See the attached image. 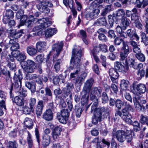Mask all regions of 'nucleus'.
<instances>
[{
    "label": "nucleus",
    "instance_id": "nucleus-1",
    "mask_svg": "<svg viewBox=\"0 0 148 148\" xmlns=\"http://www.w3.org/2000/svg\"><path fill=\"white\" fill-rule=\"evenodd\" d=\"M75 49L72 50L71 59V60L70 69L72 66H73L75 72L71 73L70 74V77L73 78L77 77L80 73V61L82 56V51L81 49H79L75 53Z\"/></svg>",
    "mask_w": 148,
    "mask_h": 148
},
{
    "label": "nucleus",
    "instance_id": "nucleus-2",
    "mask_svg": "<svg viewBox=\"0 0 148 148\" xmlns=\"http://www.w3.org/2000/svg\"><path fill=\"white\" fill-rule=\"evenodd\" d=\"M64 44L62 41L58 42L53 45L52 46V50L55 51L53 58L54 61V68L56 72L58 73L60 70L62 60L59 59L55 61L57 58L61 51L63 50Z\"/></svg>",
    "mask_w": 148,
    "mask_h": 148
},
{
    "label": "nucleus",
    "instance_id": "nucleus-3",
    "mask_svg": "<svg viewBox=\"0 0 148 148\" xmlns=\"http://www.w3.org/2000/svg\"><path fill=\"white\" fill-rule=\"evenodd\" d=\"M109 112L108 108L102 107L99 108L97 110V113H95L92 118V123L94 124H97L98 122L101 121L102 116L104 117L107 116Z\"/></svg>",
    "mask_w": 148,
    "mask_h": 148
},
{
    "label": "nucleus",
    "instance_id": "nucleus-4",
    "mask_svg": "<svg viewBox=\"0 0 148 148\" xmlns=\"http://www.w3.org/2000/svg\"><path fill=\"white\" fill-rule=\"evenodd\" d=\"M38 25L34 27L33 29V32H36L40 29L47 27L51 24V21H49L47 18L38 19Z\"/></svg>",
    "mask_w": 148,
    "mask_h": 148
},
{
    "label": "nucleus",
    "instance_id": "nucleus-5",
    "mask_svg": "<svg viewBox=\"0 0 148 148\" xmlns=\"http://www.w3.org/2000/svg\"><path fill=\"white\" fill-rule=\"evenodd\" d=\"M69 113L67 109H63L61 113H58L57 114V118L61 123L65 124L68 120Z\"/></svg>",
    "mask_w": 148,
    "mask_h": 148
},
{
    "label": "nucleus",
    "instance_id": "nucleus-6",
    "mask_svg": "<svg viewBox=\"0 0 148 148\" xmlns=\"http://www.w3.org/2000/svg\"><path fill=\"white\" fill-rule=\"evenodd\" d=\"M102 90L99 87H94L91 90L90 94V99L92 100L94 99L98 100L97 97H100Z\"/></svg>",
    "mask_w": 148,
    "mask_h": 148
},
{
    "label": "nucleus",
    "instance_id": "nucleus-7",
    "mask_svg": "<svg viewBox=\"0 0 148 148\" xmlns=\"http://www.w3.org/2000/svg\"><path fill=\"white\" fill-rule=\"evenodd\" d=\"M123 46L120 52V60L123 61L125 60L129 53L130 49L127 43L125 42H123Z\"/></svg>",
    "mask_w": 148,
    "mask_h": 148
},
{
    "label": "nucleus",
    "instance_id": "nucleus-8",
    "mask_svg": "<svg viewBox=\"0 0 148 148\" xmlns=\"http://www.w3.org/2000/svg\"><path fill=\"white\" fill-rule=\"evenodd\" d=\"M26 71L28 73H32L34 71L35 67V62L31 60H27L23 62Z\"/></svg>",
    "mask_w": 148,
    "mask_h": 148
},
{
    "label": "nucleus",
    "instance_id": "nucleus-9",
    "mask_svg": "<svg viewBox=\"0 0 148 148\" xmlns=\"http://www.w3.org/2000/svg\"><path fill=\"white\" fill-rule=\"evenodd\" d=\"M124 65H122L121 64L118 62H116L114 63L115 69L118 70L119 72L124 73L127 72L129 69V66L127 64V60H125V63H123Z\"/></svg>",
    "mask_w": 148,
    "mask_h": 148
},
{
    "label": "nucleus",
    "instance_id": "nucleus-10",
    "mask_svg": "<svg viewBox=\"0 0 148 148\" xmlns=\"http://www.w3.org/2000/svg\"><path fill=\"white\" fill-rule=\"evenodd\" d=\"M146 90V88L145 85L141 83L139 84L135 87L133 92L136 95V96H138L139 95L145 93Z\"/></svg>",
    "mask_w": 148,
    "mask_h": 148
},
{
    "label": "nucleus",
    "instance_id": "nucleus-11",
    "mask_svg": "<svg viewBox=\"0 0 148 148\" xmlns=\"http://www.w3.org/2000/svg\"><path fill=\"white\" fill-rule=\"evenodd\" d=\"M122 118L128 124H131L132 123V116L126 108H123L122 110Z\"/></svg>",
    "mask_w": 148,
    "mask_h": 148
},
{
    "label": "nucleus",
    "instance_id": "nucleus-12",
    "mask_svg": "<svg viewBox=\"0 0 148 148\" xmlns=\"http://www.w3.org/2000/svg\"><path fill=\"white\" fill-rule=\"evenodd\" d=\"M109 74L112 82L117 84L119 75L116 70L113 68L110 69L109 70Z\"/></svg>",
    "mask_w": 148,
    "mask_h": 148
},
{
    "label": "nucleus",
    "instance_id": "nucleus-13",
    "mask_svg": "<svg viewBox=\"0 0 148 148\" xmlns=\"http://www.w3.org/2000/svg\"><path fill=\"white\" fill-rule=\"evenodd\" d=\"M61 131V128L59 126L55 127L52 129L51 134L54 140L56 141L58 140L60 135Z\"/></svg>",
    "mask_w": 148,
    "mask_h": 148
},
{
    "label": "nucleus",
    "instance_id": "nucleus-14",
    "mask_svg": "<svg viewBox=\"0 0 148 148\" xmlns=\"http://www.w3.org/2000/svg\"><path fill=\"white\" fill-rule=\"evenodd\" d=\"M23 78L22 75L19 74L16 75V73L13 77V79L15 82L14 86L16 88H20L21 87V80Z\"/></svg>",
    "mask_w": 148,
    "mask_h": 148
},
{
    "label": "nucleus",
    "instance_id": "nucleus-15",
    "mask_svg": "<svg viewBox=\"0 0 148 148\" xmlns=\"http://www.w3.org/2000/svg\"><path fill=\"white\" fill-rule=\"evenodd\" d=\"M125 131L122 130H118L115 134L113 135L115 136L117 140L120 142L123 143L125 141Z\"/></svg>",
    "mask_w": 148,
    "mask_h": 148
},
{
    "label": "nucleus",
    "instance_id": "nucleus-16",
    "mask_svg": "<svg viewBox=\"0 0 148 148\" xmlns=\"http://www.w3.org/2000/svg\"><path fill=\"white\" fill-rule=\"evenodd\" d=\"M94 82L93 78H91L88 79L84 83L83 89L86 92L89 91L92 89Z\"/></svg>",
    "mask_w": 148,
    "mask_h": 148
},
{
    "label": "nucleus",
    "instance_id": "nucleus-17",
    "mask_svg": "<svg viewBox=\"0 0 148 148\" xmlns=\"http://www.w3.org/2000/svg\"><path fill=\"white\" fill-rule=\"evenodd\" d=\"M6 63L7 65L12 69H13L15 67L16 65L14 62V59L13 57L9 55L6 58Z\"/></svg>",
    "mask_w": 148,
    "mask_h": 148
},
{
    "label": "nucleus",
    "instance_id": "nucleus-18",
    "mask_svg": "<svg viewBox=\"0 0 148 148\" xmlns=\"http://www.w3.org/2000/svg\"><path fill=\"white\" fill-rule=\"evenodd\" d=\"M44 106L43 101L42 100L38 101L36 108V112L38 117L41 115Z\"/></svg>",
    "mask_w": 148,
    "mask_h": 148
},
{
    "label": "nucleus",
    "instance_id": "nucleus-19",
    "mask_svg": "<svg viewBox=\"0 0 148 148\" xmlns=\"http://www.w3.org/2000/svg\"><path fill=\"white\" fill-rule=\"evenodd\" d=\"M25 78L27 80L35 79L36 81L40 84H41L42 83V81L40 77L36 74L27 73L26 75Z\"/></svg>",
    "mask_w": 148,
    "mask_h": 148
},
{
    "label": "nucleus",
    "instance_id": "nucleus-20",
    "mask_svg": "<svg viewBox=\"0 0 148 148\" xmlns=\"http://www.w3.org/2000/svg\"><path fill=\"white\" fill-rule=\"evenodd\" d=\"M14 17V12L11 10H9L6 11L5 16H4L3 19V22L5 24L8 23V21L10 19H12Z\"/></svg>",
    "mask_w": 148,
    "mask_h": 148
},
{
    "label": "nucleus",
    "instance_id": "nucleus-21",
    "mask_svg": "<svg viewBox=\"0 0 148 148\" xmlns=\"http://www.w3.org/2000/svg\"><path fill=\"white\" fill-rule=\"evenodd\" d=\"M46 46V43L44 41H38L36 44V48L37 51L40 52H42L45 50Z\"/></svg>",
    "mask_w": 148,
    "mask_h": 148
},
{
    "label": "nucleus",
    "instance_id": "nucleus-22",
    "mask_svg": "<svg viewBox=\"0 0 148 148\" xmlns=\"http://www.w3.org/2000/svg\"><path fill=\"white\" fill-rule=\"evenodd\" d=\"M100 12V10L96 9L92 11L91 12L88 13L86 15V16L89 20L96 18Z\"/></svg>",
    "mask_w": 148,
    "mask_h": 148
},
{
    "label": "nucleus",
    "instance_id": "nucleus-23",
    "mask_svg": "<svg viewBox=\"0 0 148 148\" xmlns=\"http://www.w3.org/2000/svg\"><path fill=\"white\" fill-rule=\"evenodd\" d=\"M53 115L52 111L50 109L46 110L43 115V118L47 121L52 120L53 119Z\"/></svg>",
    "mask_w": 148,
    "mask_h": 148
},
{
    "label": "nucleus",
    "instance_id": "nucleus-24",
    "mask_svg": "<svg viewBox=\"0 0 148 148\" xmlns=\"http://www.w3.org/2000/svg\"><path fill=\"white\" fill-rule=\"evenodd\" d=\"M145 6H147V8L145 10L146 13L143 15V16L146 23V25L145 26V32L146 34H148V4L147 5L144 4L143 7V8H144Z\"/></svg>",
    "mask_w": 148,
    "mask_h": 148
},
{
    "label": "nucleus",
    "instance_id": "nucleus-25",
    "mask_svg": "<svg viewBox=\"0 0 148 148\" xmlns=\"http://www.w3.org/2000/svg\"><path fill=\"white\" fill-rule=\"evenodd\" d=\"M26 51L28 54L30 56H34L37 54L38 51L34 46H29L26 48Z\"/></svg>",
    "mask_w": 148,
    "mask_h": 148
},
{
    "label": "nucleus",
    "instance_id": "nucleus-26",
    "mask_svg": "<svg viewBox=\"0 0 148 148\" xmlns=\"http://www.w3.org/2000/svg\"><path fill=\"white\" fill-rule=\"evenodd\" d=\"M20 31L21 32V33H22L23 30H21ZM21 36V34H20V33H19L18 32H16L15 30L11 29L10 30L9 36L10 38L11 37L12 38L17 39L19 38Z\"/></svg>",
    "mask_w": 148,
    "mask_h": 148
},
{
    "label": "nucleus",
    "instance_id": "nucleus-27",
    "mask_svg": "<svg viewBox=\"0 0 148 148\" xmlns=\"http://www.w3.org/2000/svg\"><path fill=\"white\" fill-rule=\"evenodd\" d=\"M57 29L55 28H49L47 29L45 32V35L46 37H50L56 34Z\"/></svg>",
    "mask_w": 148,
    "mask_h": 148
},
{
    "label": "nucleus",
    "instance_id": "nucleus-28",
    "mask_svg": "<svg viewBox=\"0 0 148 148\" xmlns=\"http://www.w3.org/2000/svg\"><path fill=\"white\" fill-rule=\"evenodd\" d=\"M130 24V21L127 17H124L122 18L121 25L123 30L125 29Z\"/></svg>",
    "mask_w": 148,
    "mask_h": 148
},
{
    "label": "nucleus",
    "instance_id": "nucleus-29",
    "mask_svg": "<svg viewBox=\"0 0 148 148\" xmlns=\"http://www.w3.org/2000/svg\"><path fill=\"white\" fill-rule=\"evenodd\" d=\"M133 132L131 130H126L125 131V140H126L127 143L130 142L132 139V134Z\"/></svg>",
    "mask_w": 148,
    "mask_h": 148
},
{
    "label": "nucleus",
    "instance_id": "nucleus-30",
    "mask_svg": "<svg viewBox=\"0 0 148 148\" xmlns=\"http://www.w3.org/2000/svg\"><path fill=\"white\" fill-rule=\"evenodd\" d=\"M14 102L18 106H22L24 104L23 98L21 96H16L14 97Z\"/></svg>",
    "mask_w": 148,
    "mask_h": 148
},
{
    "label": "nucleus",
    "instance_id": "nucleus-31",
    "mask_svg": "<svg viewBox=\"0 0 148 148\" xmlns=\"http://www.w3.org/2000/svg\"><path fill=\"white\" fill-rule=\"evenodd\" d=\"M25 125L29 129H32L33 127V122L32 120L28 118H26L24 122Z\"/></svg>",
    "mask_w": 148,
    "mask_h": 148
},
{
    "label": "nucleus",
    "instance_id": "nucleus-32",
    "mask_svg": "<svg viewBox=\"0 0 148 148\" xmlns=\"http://www.w3.org/2000/svg\"><path fill=\"white\" fill-rule=\"evenodd\" d=\"M107 22L106 19L104 18H101L98 19L94 23L95 25H106Z\"/></svg>",
    "mask_w": 148,
    "mask_h": 148
},
{
    "label": "nucleus",
    "instance_id": "nucleus-33",
    "mask_svg": "<svg viewBox=\"0 0 148 148\" xmlns=\"http://www.w3.org/2000/svg\"><path fill=\"white\" fill-rule=\"evenodd\" d=\"M42 141V145L44 146H47L50 144L51 140L49 136H43Z\"/></svg>",
    "mask_w": 148,
    "mask_h": 148
},
{
    "label": "nucleus",
    "instance_id": "nucleus-34",
    "mask_svg": "<svg viewBox=\"0 0 148 148\" xmlns=\"http://www.w3.org/2000/svg\"><path fill=\"white\" fill-rule=\"evenodd\" d=\"M27 140L29 148H32L34 146L33 141L32 139V136L29 132L27 131Z\"/></svg>",
    "mask_w": 148,
    "mask_h": 148
},
{
    "label": "nucleus",
    "instance_id": "nucleus-35",
    "mask_svg": "<svg viewBox=\"0 0 148 148\" xmlns=\"http://www.w3.org/2000/svg\"><path fill=\"white\" fill-rule=\"evenodd\" d=\"M133 100L136 108H137L140 110L144 111L145 110V107L143 105H141L138 102H137V100H136V98H133Z\"/></svg>",
    "mask_w": 148,
    "mask_h": 148
},
{
    "label": "nucleus",
    "instance_id": "nucleus-36",
    "mask_svg": "<svg viewBox=\"0 0 148 148\" xmlns=\"http://www.w3.org/2000/svg\"><path fill=\"white\" fill-rule=\"evenodd\" d=\"M125 15L124 11L123 9H119L116 12V16L117 19H121Z\"/></svg>",
    "mask_w": 148,
    "mask_h": 148
},
{
    "label": "nucleus",
    "instance_id": "nucleus-37",
    "mask_svg": "<svg viewBox=\"0 0 148 148\" xmlns=\"http://www.w3.org/2000/svg\"><path fill=\"white\" fill-rule=\"evenodd\" d=\"M127 64L128 66V65L130 67L133 68L134 69H136L137 67L136 65L137 62L135 61V60L132 58L130 59L127 62Z\"/></svg>",
    "mask_w": 148,
    "mask_h": 148
},
{
    "label": "nucleus",
    "instance_id": "nucleus-38",
    "mask_svg": "<svg viewBox=\"0 0 148 148\" xmlns=\"http://www.w3.org/2000/svg\"><path fill=\"white\" fill-rule=\"evenodd\" d=\"M92 101H94L95 102L92 105L91 112L92 113H97V110L98 109L97 108L98 100L94 99Z\"/></svg>",
    "mask_w": 148,
    "mask_h": 148
},
{
    "label": "nucleus",
    "instance_id": "nucleus-39",
    "mask_svg": "<svg viewBox=\"0 0 148 148\" xmlns=\"http://www.w3.org/2000/svg\"><path fill=\"white\" fill-rule=\"evenodd\" d=\"M129 82L128 81L124 79L121 80L120 86L121 88L123 90H126L128 87Z\"/></svg>",
    "mask_w": 148,
    "mask_h": 148
},
{
    "label": "nucleus",
    "instance_id": "nucleus-40",
    "mask_svg": "<svg viewBox=\"0 0 148 148\" xmlns=\"http://www.w3.org/2000/svg\"><path fill=\"white\" fill-rule=\"evenodd\" d=\"M25 86L29 89L31 90L32 92L34 93L36 90V86L32 84L31 83L26 82L25 83Z\"/></svg>",
    "mask_w": 148,
    "mask_h": 148
},
{
    "label": "nucleus",
    "instance_id": "nucleus-41",
    "mask_svg": "<svg viewBox=\"0 0 148 148\" xmlns=\"http://www.w3.org/2000/svg\"><path fill=\"white\" fill-rule=\"evenodd\" d=\"M20 19V24L18 26L19 28L20 26L24 25L25 23H27V21H26L27 19V16L26 15H24Z\"/></svg>",
    "mask_w": 148,
    "mask_h": 148
},
{
    "label": "nucleus",
    "instance_id": "nucleus-42",
    "mask_svg": "<svg viewBox=\"0 0 148 148\" xmlns=\"http://www.w3.org/2000/svg\"><path fill=\"white\" fill-rule=\"evenodd\" d=\"M144 0H130V2L134 4H136L137 7L138 8L141 7Z\"/></svg>",
    "mask_w": 148,
    "mask_h": 148
},
{
    "label": "nucleus",
    "instance_id": "nucleus-43",
    "mask_svg": "<svg viewBox=\"0 0 148 148\" xmlns=\"http://www.w3.org/2000/svg\"><path fill=\"white\" fill-rule=\"evenodd\" d=\"M141 41L143 42L145 45H148V37L146 36L145 34L142 32L141 34Z\"/></svg>",
    "mask_w": 148,
    "mask_h": 148
},
{
    "label": "nucleus",
    "instance_id": "nucleus-44",
    "mask_svg": "<svg viewBox=\"0 0 148 148\" xmlns=\"http://www.w3.org/2000/svg\"><path fill=\"white\" fill-rule=\"evenodd\" d=\"M36 99L31 98L29 99V106L31 109L33 110L34 108V106L36 103Z\"/></svg>",
    "mask_w": 148,
    "mask_h": 148
},
{
    "label": "nucleus",
    "instance_id": "nucleus-45",
    "mask_svg": "<svg viewBox=\"0 0 148 148\" xmlns=\"http://www.w3.org/2000/svg\"><path fill=\"white\" fill-rule=\"evenodd\" d=\"M100 51L99 45L93 46V49L90 50L91 53L92 55L97 54Z\"/></svg>",
    "mask_w": 148,
    "mask_h": 148
},
{
    "label": "nucleus",
    "instance_id": "nucleus-46",
    "mask_svg": "<svg viewBox=\"0 0 148 148\" xmlns=\"http://www.w3.org/2000/svg\"><path fill=\"white\" fill-rule=\"evenodd\" d=\"M136 57L137 59L141 62H144L145 60V57L144 55L141 53L136 54Z\"/></svg>",
    "mask_w": 148,
    "mask_h": 148
},
{
    "label": "nucleus",
    "instance_id": "nucleus-47",
    "mask_svg": "<svg viewBox=\"0 0 148 148\" xmlns=\"http://www.w3.org/2000/svg\"><path fill=\"white\" fill-rule=\"evenodd\" d=\"M102 102L105 103L108 101V98L106 93L103 92L101 96Z\"/></svg>",
    "mask_w": 148,
    "mask_h": 148
},
{
    "label": "nucleus",
    "instance_id": "nucleus-48",
    "mask_svg": "<svg viewBox=\"0 0 148 148\" xmlns=\"http://www.w3.org/2000/svg\"><path fill=\"white\" fill-rule=\"evenodd\" d=\"M38 1L42 5H45L49 7H51L53 6L51 3L47 0H39Z\"/></svg>",
    "mask_w": 148,
    "mask_h": 148
},
{
    "label": "nucleus",
    "instance_id": "nucleus-49",
    "mask_svg": "<svg viewBox=\"0 0 148 148\" xmlns=\"http://www.w3.org/2000/svg\"><path fill=\"white\" fill-rule=\"evenodd\" d=\"M23 112L25 114H29L31 112H34V109H33V110H32L31 108L25 106L23 109Z\"/></svg>",
    "mask_w": 148,
    "mask_h": 148
},
{
    "label": "nucleus",
    "instance_id": "nucleus-50",
    "mask_svg": "<svg viewBox=\"0 0 148 148\" xmlns=\"http://www.w3.org/2000/svg\"><path fill=\"white\" fill-rule=\"evenodd\" d=\"M24 14V11L22 9H20L16 13V17L18 19H20Z\"/></svg>",
    "mask_w": 148,
    "mask_h": 148
},
{
    "label": "nucleus",
    "instance_id": "nucleus-51",
    "mask_svg": "<svg viewBox=\"0 0 148 148\" xmlns=\"http://www.w3.org/2000/svg\"><path fill=\"white\" fill-rule=\"evenodd\" d=\"M99 45L100 51L105 53L107 52V47L106 45L105 44H99Z\"/></svg>",
    "mask_w": 148,
    "mask_h": 148
},
{
    "label": "nucleus",
    "instance_id": "nucleus-52",
    "mask_svg": "<svg viewBox=\"0 0 148 148\" xmlns=\"http://www.w3.org/2000/svg\"><path fill=\"white\" fill-rule=\"evenodd\" d=\"M44 56L43 55L40 54L37 56L36 57V62L39 63H41L43 61Z\"/></svg>",
    "mask_w": 148,
    "mask_h": 148
},
{
    "label": "nucleus",
    "instance_id": "nucleus-53",
    "mask_svg": "<svg viewBox=\"0 0 148 148\" xmlns=\"http://www.w3.org/2000/svg\"><path fill=\"white\" fill-rule=\"evenodd\" d=\"M100 59L101 60V63L102 65L106 67V57L103 55H101L100 57Z\"/></svg>",
    "mask_w": 148,
    "mask_h": 148
},
{
    "label": "nucleus",
    "instance_id": "nucleus-54",
    "mask_svg": "<svg viewBox=\"0 0 148 148\" xmlns=\"http://www.w3.org/2000/svg\"><path fill=\"white\" fill-rule=\"evenodd\" d=\"M131 21L133 23L139 21V17L136 14H132L131 17Z\"/></svg>",
    "mask_w": 148,
    "mask_h": 148
},
{
    "label": "nucleus",
    "instance_id": "nucleus-55",
    "mask_svg": "<svg viewBox=\"0 0 148 148\" xmlns=\"http://www.w3.org/2000/svg\"><path fill=\"white\" fill-rule=\"evenodd\" d=\"M115 104L116 106L119 109H120L123 105L122 101L118 99H117L115 101Z\"/></svg>",
    "mask_w": 148,
    "mask_h": 148
},
{
    "label": "nucleus",
    "instance_id": "nucleus-56",
    "mask_svg": "<svg viewBox=\"0 0 148 148\" xmlns=\"http://www.w3.org/2000/svg\"><path fill=\"white\" fill-rule=\"evenodd\" d=\"M62 76V75H60L59 76H56L53 79V82L54 84L56 85L59 83Z\"/></svg>",
    "mask_w": 148,
    "mask_h": 148
},
{
    "label": "nucleus",
    "instance_id": "nucleus-57",
    "mask_svg": "<svg viewBox=\"0 0 148 148\" xmlns=\"http://www.w3.org/2000/svg\"><path fill=\"white\" fill-rule=\"evenodd\" d=\"M133 125L134 127V129L135 131H137L139 130L140 123L136 121H134L133 123Z\"/></svg>",
    "mask_w": 148,
    "mask_h": 148
},
{
    "label": "nucleus",
    "instance_id": "nucleus-58",
    "mask_svg": "<svg viewBox=\"0 0 148 148\" xmlns=\"http://www.w3.org/2000/svg\"><path fill=\"white\" fill-rule=\"evenodd\" d=\"M35 135L37 139V141L39 144L40 143V134L37 128H36L35 129Z\"/></svg>",
    "mask_w": 148,
    "mask_h": 148
},
{
    "label": "nucleus",
    "instance_id": "nucleus-59",
    "mask_svg": "<svg viewBox=\"0 0 148 148\" xmlns=\"http://www.w3.org/2000/svg\"><path fill=\"white\" fill-rule=\"evenodd\" d=\"M19 48V44L18 43L16 42L12 45L10 47V49L11 50L14 51L18 49Z\"/></svg>",
    "mask_w": 148,
    "mask_h": 148
},
{
    "label": "nucleus",
    "instance_id": "nucleus-60",
    "mask_svg": "<svg viewBox=\"0 0 148 148\" xmlns=\"http://www.w3.org/2000/svg\"><path fill=\"white\" fill-rule=\"evenodd\" d=\"M145 73V71L143 70H139L137 73L138 77L139 79H140L142 77L144 76Z\"/></svg>",
    "mask_w": 148,
    "mask_h": 148
},
{
    "label": "nucleus",
    "instance_id": "nucleus-61",
    "mask_svg": "<svg viewBox=\"0 0 148 148\" xmlns=\"http://www.w3.org/2000/svg\"><path fill=\"white\" fill-rule=\"evenodd\" d=\"M45 91L46 96H48L52 98V93L51 90L48 87L46 88H45Z\"/></svg>",
    "mask_w": 148,
    "mask_h": 148
},
{
    "label": "nucleus",
    "instance_id": "nucleus-62",
    "mask_svg": "<svg viewBox=\"0 0 148 148\" xmlns=\"http://www.w3.org/2000/svg\"><path fill=\"white\" fill-rule=\"evenodd\" d=\"M48 6H46L45 5H42V11L40 12L44 13H48L49 12V8L47 7Z\"/></svg>",
    "mask_w": 148,
    "mask_h": 148
},
{
    "label": "nucleus",
    "instance_id": "nucleus-63",
    "mask_svg": "<svg viewBox=\"0 0 148 148\" xmlns=\"http://www.w3.org/2000/svg\"><path fill=\"white\" fill-rule=\"evenodd\" d=\"M26 53L24 52H22L21 53H19L18 57L20 58L21 60H25L26 58L25 55Z\"/></svg>",
    "mask_w": 148,
    "mask_h": 148
},
{
    "label": "nucleus",
    "instance_id": "nucleus-64",
    "mask_svg": "<svg viewBox=\"0 0 148 148\" xmlns=\"http://www.w3.org/2000/svg\"><path fill=\"white\" fill-rule=\"evenodd\" d=\"M9 148H16L17 145L15 142H10L8 143Z\"/></svg>",
    "mask_w": 148,
    "mask_h": 148
}]
</instances>
